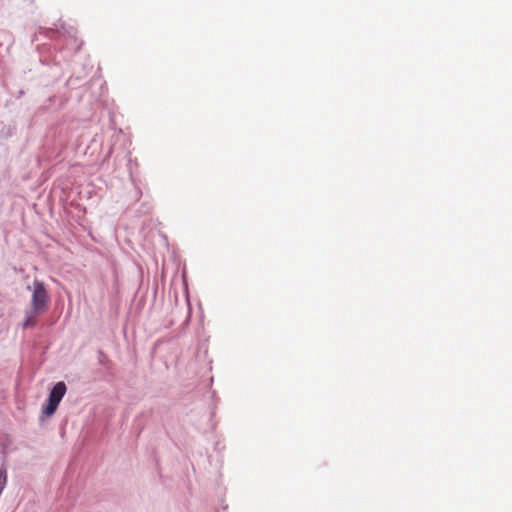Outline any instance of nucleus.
<instances>
[{"mask_svg":"<svg viewBox=\"0 0 512 512\" xmlns=\"http://www.w3.org/2000/svg\"><path fill=\"white\" fill-rule=\"evenodd\" d=\"M35 322H23V329H27L29 327H32Z\"/></svg>","mask_w":512,"mask_h":512,"instance_id":"nucleus-3","label":"nucleus"},{"mask_svg":"<svg viewBox=\"0 0 512 512\" xmlns=\"http://www.w3.org/2000/svg\"><path fill=\"white\" fill-rule=\"evenodd\" d=\"M48 294L43 282L35 280L33 282V292L31 297L32 309L35 314H40L47 308Z\"/></svg>","mask_w":512,"mask_h":512,"instance_id":"nucleus-1","label":"nucleus"},{"mask_svg":"<svg viewBox=\"0 0 512 512\" xmlns=\"http://www.w3.org/2000/svg\"><path fill=\"white\" fill-rule=\"evenodd\" d=\"M66 384L62 381L56 383L49 393L46 407L43 413L49 417L55 413L57 407L66 393Z\"/></svg>","mask_w":512,"mask_h":512,"instance_id":"nucleus-2","label":"nucleus"}]
</instances>
